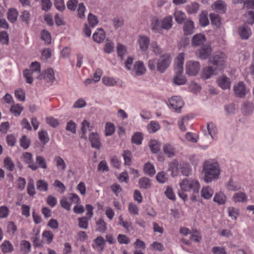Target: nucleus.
Returning a JSON list of instances; mask_svg holds the SVG:
<instances>
[{"mask_svg":"<svg viewBox=\"0 0 254 254\" xmlns=\"http://www.w3.org/2000/svg\"><path fill=\"white\" fill-rule=\"evenodd\" d=\"M46 79L48 81L53 82L55 80V73L52 68H48L45 71Z\"/></svg>","mask_w":254,"mask_h":254,"instance_id":"obj_59","label":"nucleus"},{"mask_svg":"<svg viewBox=\"0 0 254 254\" xmlns=\"http://www.w3.org/2000/svg\"><path fill=\"white\" fill-rule=\"evenodd\" d=\"M164 152L168 157H172L175 155V149L170 144H166L163 147Z\"/></svg>","mask_w":254,"mask_h":254,"instance_id":"obj_32","label":"nucleus"},{"mask_svg":"<svg viewBox=\"0 0 254 254\" xmlns=\"http://www.w3.org/2000/svg\"><path fill=\"white\" fill-rule=\"evenodd\" d=\"M20 146L24 149H27L29 148L31 140L25 135H23L19 140Z\"/></svg>","mask_w":254,"mask_h":254,"instance_id":"obj_34","label":"nucleus"},{"mask_svg":"<svg viewBox=\"0 0 254 254\" xmlns=\"http://www.w3.org/2000/svg\"><path fill=\"white\" fill-rule=\"evenodd\" d=\"M1 249L3 253H8L13 251V247L8 241H4L1 245Z\"/></svg>","mask_w":254,"mask_h":254,"instance_id":"obj_30","label":"nucleus"},{"mask_svg":"<svg viewBox=\"0 0 254 254\" xmlns=\"http://www.w3.org/2000/svg\"><path fill=\"white\" fill-rule=\"evenodd\" d=\"M232 200L235 203L245 202L247 200V196L245 192L239 191L234 193L232 197Z\"/></svg>","mask_w":254,"mask_h":254,"instance_id":"obj_20","label":"nucleus"},{"mask_svg":"<svg viewBox=\"0 0 254 254\" xmlns=\"http://www.w3.org/2000/svg\"><path fill=\"white\" fill-rule=\"evenodd\" d=\"M54 5L56 8L61 11H63L65 9L64 0H55Z\"/></svg>","mask_w":254,"mask_h":254,"instance_id":"obj_61","label":"nucleus"},{"mask_svg":"<svg viewBox=\"0 0 254 254\" xmlns=\"http://www.w3.org/2000/svg\"><path fill=\"white\" fill-rule=\"evenodd\" d=\"M234 92L236 97L242 98L246 96L248 90L244 83L240 81L234 86Z\"/></svg>","mask_w":254,"mask_h":254,"instance_id":"obj_7","label":"nucleus"},{"mask_svg":"<svg viewBox=\"0 0 254 254\" xmlns=\"http://www.w3.org/2000/svg\"><path fill=\"white\" fill-rule=\"evenodd\" d=\"M180 190L178 191L179 196L184 201L188 200V195L186 192L192 191L194 193H198L200 189L199 182L192 178H185L179 183Z\"/></svg>","mask_w":254,"mask_h":254,"instance_id":"obj_1","label":"nucleus"},{"mask_svg":"<svg viewBox=\"0 0 254 254\" xmlns=\"http://www.w3.org/2000/svg\"><path fill=\"white\" fill-rule=\"evenodd\" d=\"M156 179L159 183L162 184L165 183L168 179L166 173L163 171L158 173L156 176Z\"/></svg>","mask_w":254,"mask_h":254,"instance_id":"obj_55","label":"nucleus"},{"mask_svg":"<svg viewBox=\"0 0 254 254\" xmlns=\"http://www.w3.org/2000/svg\"><path fill=\"white\" fill-rule=\"evenodd\" d=\"M213 193V190L209 187H203L201 191V196L206 199L210 198Z\"/></svg>","mask_w":254,"mask_h":254,"instance_id":"obj_28","label":"nucleus"},{"mask_svg":"<svg viewBox=\"0 0 254 254\" xmlns=\"http://www.w3.org/2000/svg\"><path fill=\"white\" fill-rule=\"evenodd\" d=\"M211 24L217 27H219L221 24V18L219 14L212 13L209 15Z\"/></svg>","mask_w":254,"mask_h":254,"instance_id":"obj_27","label":"nucleus"},{"mask_svg":"<svg viewBox=\"0 0 254 254\" xmlns=\"http://www.w3.org/2000/svg\"><path fill=\"white\" fill-rule=\"evenodd\" d=\"M186 81L185 77L182 75H175L174 77V82L177 85H184Z\"/></svg>","mask_w":254,"mask_h":254,"instance_id":"obj_56","label":"nucleus"},{"mask_svg":"<svg viewBox=\"0 0 254 254\" xmlns=\"http://www.w3.org/2000/svg\"><path fill=\"white\" fill-rule=\"evenodd\" d=\"M200 69V64L198 62L189 61L186 64V73L189 75H196Z\"/></svg>","mask_w":254,"mask_h":254,"instance_id":"obj_6","label":"nucleus"},{"mask_svg":"<svg viewBox=\"0 0 254 254\" xmlns=\"http://www.w3.org/2000/svg\"><path fill=\"white\" fill-rule=\"evenodd\" d=\"M96 225L98 226L97 230L102 233H104L107 229V223L104 221L103 219L99 218L96 222Z\"/></svg>","mask_w":254,"mask_h":254,"instance_id":"obj_39","label":"nucleus"},{"mask_svg":"<svg viewBox=\"0 0 254 254\" xmlns=\"http://www.w3.org/2000/svg\"><path fill=\"white\" fill-rule=\"evenodd\" d=\"M90 219L87 217L79 218V227L82 229H87L88 226V221Z\"/></svg>","mask_w":254,"mask_h":254,"instance_id":"obj_52","label":"nucleus"},{"mask_svg":"<svg viewBox=\"0 0 254 254\" xmlns=\"http://www.w3.org/2000/svg\"><path fill=\"white\" fill-rule=\"evenodd\" d=\"M143 170L145 173L150 176H153L156 172L153 166L149 162L144 165Z\"/></svg>","mask_w":254,"mask_h":254,"instance_id":"obj_36","label":"nucleus"},{"mask_svg":"<svg viewBox=\"0 0 254 254\" xmlns=\"http://www.w3.org/2000/svg\"><path fill=\"white\" fill-rule=\"evenodd\" d=\"M160 128L159 124L155 121H151L147 126V130L150 133H154Z\"/></svg>","mask_w":254,"mask_h":254,"instance_id":"obj_38","label":"nucleus"},{"mask_svg":"<svg viewBox=\"0 0 254 254\" xmlns=\"http://www.w3.org/2000/svg\"><path fill=\"white\" fill-rule=\"evenodd\" d=\"M30 13L27 10H24L23 12H22L19 18L21 21L25 22L27 24H28L30 20Z\"/></svg>","mask_w":254,"mask_h":254,"instance_id":"obj_58","label":"nucleus"},{"mask_svg":"<svg viewBox=\"0 0 254 254\" xmlns=\"http://www.w3.org/2000/svg\"><path fill=\"white\" fill-rule=\"evenodd\" d=\"M225 55L222 53H219L213 55L209 58V62L213 65L215 69H222L225 64Z\"/></svg>","mask_w":254,"mask_h":254,"instance_id":"obj_4","label":"nucleus"},{"mask_svg":"<svg viewBox=\"0 0 254 254\" xmlns=\"http://www.w3.org/2000/svg\"><path fill=\"white\" fill-rule=\"evenodd\" d=\"M174 16L176 22L179 24H182L187 18L186 14L180 10H176L174 13Z\"/></svg>","mask_w":254,"mask_h":254,"instance_id":"obj_25","label":"nucleus"},{"mask_svg":"<svg viewBox=\"0 0 254 254\" xmlns=\"http://www.w3.org/2000/svg\"><path fill=\"white\" fill-rule=\"evenodd\" d=\"M212 252L214 254H226L225 249L223 247H214L212 249Z\"/></svg>","mask_w":254,"mask_h":254,"instance_id":"obj_64","label":"nucleus"},{"mask_svg":"<svg viewBox=\"0 0 254 254\" xmlns=\"http://www.w3.org/2000/svg\"><path fill=\"white\" fill-rule=\"evenodd\" d=\"M115 131V127L113 124L108 122L106 123L105 133L106 136H110L114 133Z\"/></svg>","mask_w":254,"mask_h":254,"instance_id":"obj_50","label":"nucleus"},{"mask_svg":"<svg viewBox=\"0 0 254 254\" xmlns=\"http://www.w3.org/2000/svg\"><path fill=\"white\" fill-rule=\"evenodd\" d=\"M228 211L229 216L236 220L237 216L239 215V210L233 207H229Z\"/></svg>","mask_w":254,"mask_h":254,"instance_id":"obj_63","label":"nucleus"},{"mask_svg":"<svg viewBox=\"0 0 254 254\" xmlns=\"http://www.w3.org/2000/svg\"><path fill=\"white\" fill-rule=\"evenodd\" d=\"M27 193L30 196H33L36 194L34 180L31 179L29 180L27 188Z\"/></svg>","mask_w":254,"mask_h":254,"instance_id":"obj_35","label":"nucleus"},{"mask_svg":"<svg viewBox=\"0 0 254 254\" xmlns=\"http://www.w3.org/2000/svg\"><path fill=\"white\" fill-rule=\"evenodd\" d=\"M10 112L14 114L15 116H18L21 114V113L23 110V108L20 106L19 104H15L12 105L10 108Z\"/></svg>","mask_w":254,"mask_h":254,"instance_id":"obj_44","label":"nucleus"},{"mask_svg":"<svg viewBox=\"0 0 254 254\" xmlns=\"http://www.w3.org/2000/svg\"><path fill=\"white\" fill-rule=\"evenodd\" d=\"M82 127H81V138L87 139V137L86 135V133L87 131V129H88L89 130H91L93 127L92 126H90V123L86 120H84L82 122Z\"/></svg>","mask_w":254,"mask_h":254,"instance_id":"obj_26","label":"nucleus"},{"mask_svg":"<svg viewBox=\"0 0 254 254\" xmlns=\"http://www.w3.org/2000/svg\"><path fill=\"white\" fill-rule=\"evenodd\" d=\"M124 159L125 160V165L130 166L131 165V152L130 151L127 150L124 151L122 154Z\"/></svg>","mask_w":254,"mask_h":254,"instance_id":"obj_47","label":"nucleus"},{"mask_svg":"<svg viewBox=\"0 0 254 254\" xmlns=\"http://www.w3.org/2000/svg\"><path fill=\"white\" fill-rule=\"evenodd\" d=\"M55 161L57 167L62 171H64L66 168V164L63 159L60 156H58L55 158Z\"/></svg>","mask_w":254,"mask_h":254,"instance_id":"obj_51","label":"nucleus"},{"mask_svg":"<svg viewBox=\"0 0 254 254\" xmlns=\"http://www.w3.org/2000/svg\"><path fill=\"white\" fill-rule=\"evenodd\" d=\"M151 48L152 52L156 55H161L163 53L162 49L160 48V46L157 44V42L153 41L151 44Z\"/></svg>","mask_w":254,"mask_h":254,"instance_id":"obj_46","label":"nucleus"},{"mask_svg":"<svg viewBox=\"0 0 254 254\" xmlns=\"http://www.w3.org/2000/svg\"><path fill=\"white\" fill-rule=\"evenodd\" d=\"M243 113L245 115H248L251 114L253 111V105L251 102H245L242 107Z\"/></svg>","mask_w":254,"mask_h":254,"instance_id":"obj_31","label":"nucleus"},{"mask_svg":"<svg viewBox=\"0 0 254 254\" xmlns=\"http://www.w3.org/2000/svg\"><path fill=\"white\" fill-rule=\"evenodd\" d=\"M219 165L216 163H210L205 161L203 163L202 174L203 175V179L207 183H210L217 180L220 175Z\"/></svg>","mask_w":254,"mask_h":254,"instance_id":"obj_2","label":"nucleus"},{"mask_svg":"<svg viewBox=\"0 0 254 254\" xmlns=\"http://www.w3.org/2000/svg\"><path fill=\"white\" fill-rule=\"evenodd\" d=\"M36 163L39 165V167L46 169L47 168V163L45 158L41 156L36 157Z\"/></svg>","mask_w":254,"mask_h":254,"instance_id":"obj_60","label":"nucleus"},{"mask_svg":"<svg viewBox=\"0 0 254 254\" xmlns=\"http://www.w3.org/2000/svg\"><path fill=\"white\" fill-rule=\"evenodd\" d=\"M171 60L170 54L165 53L161 55L157 61V70L160 73H164L170 66Z\"/></svg>","mask_w":254,"mask_h":254,"instance_id":"obj_3","label":"nucleus"},{"mask_svg":"<svg viewBox=\"0 0 254 254\" xmlns=\"http://www.w3.org/2000/svg\"><path fill=\"white\" fill-rule=\"evenodd\" d=\"M216 70L214 67L213 66L204 67L202 70L201 76L203 79H208L214 74V71Z\"/></svg>","mask_w":254,"mask_h":254,"instance_id":"obj_23","label":"nucleus"},{"mask_svg":"<svg viewBox=\"0 0 254 254\" xmlns=\"http://www.w3.org/2000/svg\"><path fill=\"white\" fill-rule=\"evenodd\" d=\"M160 143L155 140H151L149 142V147L153 153H157L160 149Z\"/></svg>","mask_w":254,"mask_h":254,"instance_id":"obj_33","label":"nucleus"},{"mask_svg":"<svg viewBox=\"0 0 254 254\" xmlns=\"http://www.w3.org/2000/svg\"><path fill=\"white\" fill-rule=\"evenodd\" d=\"M207 128L209 134L211 137L213 139V135L217 133V128L214 124L211 122L208 123L207 124Z\"/></svg>","mask_w":254,"mask_h":254,"instance_id":"obj_45","label":"nucleus"},{"mask_svg":"<svg viewBox=\"0 0 254 254\" xmlns=\"http://www.w3.org/2000/svg\"><path fill=\"white\" fill-rule=\"evenodd\" d=\"M89 139L93 148L99 150L101 147L99 135L97 133L92 132L89 134Z\"/></svg>","mask_w":254,"mask_h":254,"instance_id":"obj_11","label":"nucleus"},{"mask_svg":"<svg viewBox=\"0 0 254 254\" xmlns=\"http://www.w3.org/2000/svg\"><path fill=\"white\" fill-rule=\"evenodd\" d=\"M143 140L142 134L139 132H135L131 138V142L136 145H140Z\"/></svg>","mask_w":254,"mask_h":254,"instance_id":"obj_41","label":"nucleus"},{"mask_svg":"<svg viewBox=\"0 0 254 254\" xmlns=\"http://www.w3.org/2000/svg\"><path fill=\"white\" fill-rule=\"evenodd\" d=\"M39 138L44 144L47 143L49 141L48 134L46 131L42 130L39 132Z\"/></svg>","mask_w":254,"mask_h":254,"instance_id":"obj_54","label":"nucleus"},{"mask_svg":"<svg viewBox=\"0 0 254 254\" xmlns=\"http://www.w3.org/2000/svg\"><path fill=\"white\" fill-rule=\"evenodd\" d=\"M161 23L162 29L169 30L172 28L173 26V17L171 15L167 16L163 18Z\"/></svg>","mask_w":254,"mask_h":254,"instance_id":"obj_17","label":"nucleus"},{"mask_svg":"<svg viewBox=\"0 0 254 254\" xmlns=\"http://www.w3.org/2000/svg\"><path fill=\"white\" fill-rule=\"evenodd\" d=\"M212 8L220 13H224L226 12L227 5L222 0H218L212 5Z\"/></svg>","mask_w":254,"mask_h":254,"instance_id":"obj_15","label":"nucleus"},{"mask_svg":"<svg viewBox=\"0 0 254 254\" xmlns=\"http://www.w3.org/2000/svg\"><path fill=\"white\" fill-rule=\"evenodd\" d=\"M199 7V4L197 2H194L187 6V10L190 14H194L196 13L198 11Z\"/></svg>","mask_w":254,"mask_h":254,"instance_id":"obj_40","label":"nucleus"},{"mask_svg":"<svg viewBox=\"0 0 254 254\" xmlns=\"http://www.w3.org/2000/svg\"><path fill=\"white\" fill-rule=\"evenodd\" d=\"M106 37L105 33L102 28L98 29L97 32H95L93 35V40L97 43L102 42Z\"/></svg>","mask_w":254,"mask_h":254,"instance_id":"obj_19","label":"nucleus"},{"mask_svg":"<svg viewBox=\"0 0 254 254\" xmlns=\"http://www.w3.org/2000/svg\"><path fill=\"white\" fill-rule=\"evenodd\" d=\"M184 62V54L180 53L178 56L175 63V75H182L183 73V64Z\"/></svg>","mask_w":254,"mask_h":254,"instance_id":"obj_8","label":"nucleus"},{"mask_svg":"<svg viewBox=\"0 0 254 254\" xmlns=\"http://www.w3.org/2000/svg\"><path fill=\"white\" fill-rule=\"evenodd\" d=\"M48 184L44 180H39L36 183L37 190L40 191H46L48 189Z\"/></svg>","mask_w":254,"mask_h":254,"instance_id":"obj_37","label":"nucleus"},{"mask_svg":"<svg viewBox=\"0 0 254 254\" xmlns=\"http://www.w3.org/2000/svg\"><path fill=\"white\" fill-rule=\"evenodd\" d=\"M139 186L141 189H148L151 186L150 180L146 177H142L139 179Z\"/></svg>","mask_w":254,"mask_h":254,"instance_id":"obj_29","label":"nucleus"},{"mask_svg":"<svg viewBox=\"0 0 254 254\" xmlns=\"http://www.w3.org/2000/svg\"><path fill=\"white\" fill-rule=\"evenodd\" d=\"M212 48L208 44L203 45L196 51V56L201 60L206 59L211 55Z\"/></svg>","mask_w":254,"mask_h":254,"instance_id":"obj_5","label":"nucleus"},{"mask_svg":"<svg viewBox=\"0 0 254 254\" xmlns=\"http://www.w3.org/2000/svg\"><path fill=\"white\" fill-rule=\"evenodd\" d=\"M179 163L176 160H174L169 164V170L172 174L177 173L178 171Z\"/></svg>","mask_w":254,"mask_h":254,"instance_id":"obj_53","label":"nucleus"},{"mask_svg":"<svg viewBox=\"0 0 254 254\" xmlns=\"http://www.w3.org/2000/svg\"><path fill=\"white\" fill-rule=\"evenodd\" d=\"M88 21L90 26L92 27H94L99 22L97 17L91 13L88 15Z\"/></svg>","mask_w":254,"mask_h":254,"instance_id":"obj_49","label":"nucleus"},{"mask_svg":"<svg viewBox=\"0 0 254 254\" xmlns=\"http://www.w3.org/2000/svg\"><path fill=\"white\" fill-rule=\"evenodd\" d=\"M170 105L178 113L181 112V110L184 105V101L180 96H174L169 100Z\"/></svg>","mask_w":254,"mask_h":254,"instance_id":"obj_9","label":"nucleus"},{"mask_svg":"<svg viewBox=\"0 0 254 254\" xmlns=\"http://www.w3.org/2000/svg\"><path fill=\"white\" fill-rule=\"evenodd\" d=\"M219 86L223 89H229L231 82L228 77L226 76H220L217 79Z\"/></svg>","mask_w":254,"mask_h":254,"instance_id":"obj_16","label":"nucleus"},{"mask_svg":"<svg viewBox=\"0 0 254 254\" xmlns=\"http://www.w3.org/2000/svg\"><path fill=\"white\" fill-rule=\"evenodd\" d=\"M183 30L184 33L186 35L191 34L194 30L193 22L191 20H188L184 22Z\"/></svg>","mask_w":254,"mask_h":254,"instance_id":"obj_18","label":"nucleus"},{"mask_svg":"<svg viewBox=\"0 0 254 254\" xmlns=\"http://www.w3.org/2000/svg\"><path fill=\"white\" fill-rule=\"evenodd\" d=\"M138 42L141 51L146 52L150 42L149 38L145 35L140 36Z\"/></svg>","mask_w":254,"mask_h":254,"instance_id":"obj_14","label":"nucleus"},{"mask_svg":"<svg viewBox=\"0 0 254 254\" xmlns=\"http://www.w3.org/2000/svg\"><path fill=\"white\" fill-rule=\"evenodd\" d=\"M22 157L23 161L28 164L29 167L32 170L35 171L38 167L36 163H34L32 155L31 153L26 152L22 154Z\"/></svg>","mask_w":254,"mask_h":254,"instance_id":"obj_10","label":"nucleus"},{"mask_svg":"<svg viewBox=\"0 0 254 254\" xmlns=\"http://www.w3.org/2000/svg\"><path fill=\"white\" fill-rule=\"evenodd\" d=\"M199 20L200 25L202 26H206L209 24V20L206 12L202 11L200 14Z\"/></svg>","mask_w":254,"mask_h":254,"instance_id":"obj_43","label":"nucleus"},{"mask_svg":"<svg viewBox=\"0 0 254 254\" xmlns=\"http://www.w3.org/2000/svg\"><path fill=\"white\" fill-rule=\"evenodd\" d=\"M97 169L99 171L108 172L109 171V167L107 162L105 160L101 161L98 165Z\"/></svg>","mask_w":254,"mask_h":254,"instance_id":"obj_62","label":"nucleus"},{"mask_svg":"<svg viewBox=\"0 0 254 254\" xmlns=\"http://www.w3.org/2000/svg\"><path fill=\"white\" fill-rule=\"evenodd\" d=\"M206 41L205 36L201 33L194 35L191 40L192 46L196 47L203 44Z\"/></svg>","mask_w":254,"mask_h":254,"instance_id":"obj_13","label":"nucleus"},{"mask_svg":"<svg viewBox=\"0 0 254 254\" xmlns=\"http://www.w3.org/2000/svg\"><path fill=\"white\" fill-rule=\"evenodd\" d=\"M20 245L21 251H24L26 254L30 252L31 244L28 241L25 240L22 241Z\"/></svg>","mask_w":254,"mask_h":254,"instance_id":"obj_57","label":"nucleus"},{"mask_svg":"<svg viewBox=\"0 0 254 254\" xmlns=\"http://www.w3.org/2000/svg\"><path fill=\"white\" fill-rule=\"evenodd\" d=\"M18 15V12L15 8H10L8 10L7 17L11 23H13L17 20Z\"/></svg>","mask_w":254,"mask_h":254,"instance_id":"obj_21","label":"nucleus"},{"mask_svg":"<svg viewBox=\"0 0 254 254\" xmlns=\"http://www.w3.org/2000/svg\"><path fill=\"white\" fill-rule=\"evenodd\" d=\"M227 200V197L222 191H219L215 194L213 201L219 205L224 204Z\"/></svg>","mask_w":254,"mask_h":254,"instance_id":"obj_22","label":"nucleus"},{"mask_svg":"<svg viewBox=\"0 0 254 254\" xmlns=\"http://www.w3.org/2000/svg\"><path fill=\"white\" fill-rule=\"evenodd\" d=\"M4 167L9 171H12L14 168V164L9 157H6L3 161Z\"/></svg>","mask_w":254,"mask_h":254,"instance_id":"obj_48","label":"nucleus"},{"mask_svg":"<svg viewBox=\"0 0 254 254\" xmlns=\"http://www.w3.org/2000/svg\"><path fill=\"white\" fill-rule=\"evenodd\" d=\"M238 32L242 40L248 39L252 34L251 29L245 25L240 27L238 29Z\"/></svg>","mask_w":254,"mask_h":254,"instance_id":"obj_12","label":"nucleus"},{"mask_svg":"<svg viewBox=\"0 0 254 254\" xmlns=\"http://www.w3.org/2000/svg\"><path fill=\"white\" fill-rule=\"evenodd\" d=\"M151 29L155 32H159L162 28L161 23L158 19H154L151 23Z\"/></svg>","mask_w":254,"mask_h":254,"instance_id":"obj_42","label":"nucleus"},{"mask_svg":"<svg viewBox=\"0 0 254 254\" xmlns=\"http://www.w3.org/2000/svg\"><path fill=\"white\" fill-rule=\"evenodd\" d=\"M146 71L142 62H137L134 64V71L136 75L139 76L142 75Z\"/></svg>","mask_w":254,"mask_h":254,"instance_id":"obj_24","label":"nucleus"}]
</instances>
